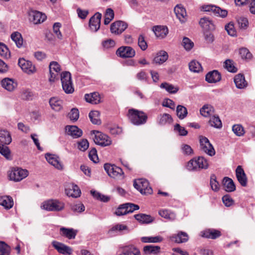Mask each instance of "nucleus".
<instances>
[{
  "mask_svg": "<svg viewBox=\"0 0 255 255\" xmlns=\"http://www.w3.org/2000/svg\"><path fill=\"white\" fill-rule=\"evenodd\" d=\"M220 231L214 229H208L201 232V236L206 238L215 239L221 236Z\"/></svg>",
  "mask_w": 255,
  "mask_h": 255,
  "instance_id": "28",
  "label": "nucleus"
},
{
  "mask_svg": "<svg viewBox=\"0 0 255 255\" xmlns=\"http://www.w3.org/2000/svg\"><path fill=\"white\" fill-rule=\"evenodd\" d=\"M100 112L98 111H91L89 114V117L91 122L95 125H100L101 121L100 118Z\"/></svg>",
  "mask_w": 255,
  "mask_h": 255,
  "instance_id": "42",
  "label": "nucleus"
},
{
  "mask_svg": "<svg viewBox=\"0 0 255 255\" xmlns=\"http://www.w3.org/2000/svg\"><path fill=\"white\" fill-rule=\"evenodd\" d=\"M200 114L205 117H211L214 115L215 110L214 107L210 105H205L200 109Z\"/></svg>",
  "mask_w": 255,
  "mask_h": 255,
  "instance_id": "34",
  "label": "nucleus"
},
{
  "mask_svg": "<svg viewBox=\"0 0 255 255\" xmlns=\"http://www.w3.org/2000/svg\"><path fill=\"white\" fill-rule=\"evenodd\" d=\"M29 19L34 24L43 22L46 19V16L39 11L31 10L29 12Z\"/></svg>",
  "mask_w": 255,
  "mask_h": 255,
  "instance_id": "15",
  "label": "nucleus"
},
{
  "mask_svg": "<svg viewBox=\"0 0 255 255\" xmlns=\"http://www.w3.org/2000/svg\"><path fill=\"white\" fill-rule=\"evenodd\" d=\"M114 17V10L110 8H107L105 14L104 24L107 25L113 19Z\"/></svg>",
  "mask_w": 255,
  "mask_h": 255,
  "instance_id": "50",
  "label": "nucleus"
},
{
  "mask_svg": "<svg viewBox=\"0 0 255 255\" xmlns=\"http://www.w3.org/2000/svg\"><path fill=\"white\" fill-rule=\"evenodd\" d=\"M101 18V13L97 12L90 18L89 21V27L92 31H97L100 28Z\"/></svg>",
  "mask_w": 255,
  "mask_h": 255,
  "instance_id": "16",
  "label": "nucleus"
},
{
  "mask_svg": "<svg viewBox=\"0 0 255 255\" xmlns=\"http://www.w3.org/2000/svg\"><path fill=\"white\" fill-rule=\"evenodd\" d=\"M123 206L126 207L128 214L132 213L134 211L137 210L139 209V207L137 205H135L132 203L124 204Z\"/></svg>",
  "mask_w": 255,
  "mask_h": 255,
  "instance_id": "64",
  "label": "nucleus"
},
{
  "mask_svg": "<svg viewBox=\"0 0 255 255\" xmlns=\"http://www.w3.org/2000/svg\"><path fill=\"white\" fill-rule=\"evenodd\" d=\"M85 99L87 102L92 104H99L101 101L100 95L96 92L86 94L85 95Z\"/></svg>",
  "mask_w": 255,
  "mask_h": 255,
  "instance_id": "32",
  "label": "nucleus"
},
{
  "mask_svg": "<svg viewBox=\"0 0 255 255\" xmlns=\"http://www.w3.org/2000/svg\"><path fill=\"white\" fill-rule=\"evenodd\" d=\"M0 153L7 160L12 159L9 148L4 144H0Z\"/></svg>",
  "mask_w": 255,
  "mask_h": 255,
  "instance_id": "53",
  "label": "nucleus"
},
{
  "mask_svg": "<svg viewBox=\"0 0 255 255\" xmlns=\"http://www.w3.org/2000/svg\"><path fill=\"white\" fill-rule=\"evenodd\" d=\"M160 250V247L151 245L146 246L143 248V252L145 254H156L159 252Z\"/></svg>",
  "mask_w": 255,
  "mask_h": 255,
  "instance_id": "46",
  "label": "nucleus"
},
{
  "mask_svg": "<svg viewBox=\"0 0 255 255\" xmlns=\"http://www.w3.org/2000/svg\"><path fill=\"white\" fill-rule=\"evenodd\" d=\"M138 45L140 49L144 51L147 48V44L143 35L140 34L138 38Z\"/></svg>",
  "mask_w": 255,
  "mask_h": 255,
  "instance_id": "63",
  "label": "nucleus"
},
{
  "mask_svg": "<svg viewBox=\"0 0 255 255\" xmlns=\"http://www.w3.org/2000/svg\"><path fill=\"white\" fill-rule=\"evenodd\" d=\"M181 44L184 48L188 51L191 50L194 45L193 42L187 37H183Z\"/></svg>",
  "mask_w": 255,
  "mask_h": 255,
  "instance_id": "49",
  "label": "nucleus"
},
{
  "mask_svg": "<svg viewBox=\"0 0 255 255\" xmlns=\"http://www.w3.org/2000/svg\"><path fill=\"white\" fill-rule=\"evenodd\" d=\"M203 9L205 11H212L217 16L225 17L227 15L228 12L225 9L213 5H207L203 6Z\"/></svg>",
  "mask_w": 255,
  "mask_h": 255,
  "instance_id": "13",
  "label": "nucleus"
},
{
  "mask_svg": "<svg viewBox=\"0 0 255 255\" xmlns=\"http://www.w3.org/2000/svg\"><path fill=\"white\" fill-rule=\"evenodd\" d=\"M224 67L230 72L235 73L237 71V68L235 66L233 61L230 59H227L224 62Z\"/></svg>",
  "mask_w": 255,
  "mask_h": 255,
  "instance_id": "48",
  "label": "nucleus"
},
{
  "mask_svg": "<svg viewBox=\"0 0 255 255\" xmlns=\"http://www.w3.org/2000/svg\"><path fill=\"white\" fill-rule=\"evenodd\" d=\"M128 116L132 124L137 126L145 124L147 119L144 113L135 109L129 110Z\"/></svg>",
  "mask_w": 255,
  "mask_h": 255,
  "instance_id": "1",
  "label": "nucleus"
},
{
  "mask_svg": "<svg viewBox=\"0 0 255 255\" xmlns=\"http://www.w3.org/2000/svg\"><path fill=\"white\" fill-rule=\"evenodd\" d=\"M65 132L67 134L70 135L73 138H77L82 136V131L76 126H67L65 127Z\"/></svg>",
  "mask_w": 255,
  "mask_h": 255,
  "instance_id": "19",
  "label": "nucleus"
},
{
  "mask_svg": "<svg viewBox=\"0 0 255 255\" xmlns=\"http://www.w3.org/2000/svg\"><path fill=\"white\" fill-rule=\"evenodd\" d=\"M174 12L181 22L183 23L186 21V11L183 6L179 5H176L174 8Z\"/></svg>",
  "mask_w": 255,
  "mask_h": 255,
  "instance_id": "26",
  "label": "nucleus"
},
{
  "mask_svg": "<svg viewBox=\"0 0 255 255\" xmlns=\"http://www.w3.org/2000/svg\"><path fill=\"white\" fill-rule=\"evenodd\" d=\"M159 215L165 219L173 220L175 218V215L167 209H162L158 211Z\"/></svg>",
  "mask_w": 255,
  "mask_h": 255,
  "instance_id": "44",
  "label": "nucleus"
},
{
  "mask_svg": "<svg viewBox=\"0 0 255 255\" xmlns=\"http://www.w3.org/2000/svg\"><path fill=\"white\" fill-rule=\"evenodd\" d=\"M134 218L141 223L148 224L152 222L153 220V218L151 216L144 214L135 215Z\"/></svg>",
  "mask_w": 255,
  "mask_h": 255,
  "instance_id": "38",
  "label": "nucleus"
},
{
  "mask_svg": "<svg viewBox=\"0 0 255 255\" xmlns=\"http://www.w3.org/2000/svg\"><path fill=\"white\" fill-rule=\"evenodd\" d=\"M172 120L170 115L165 113L158 117V123L159 125L163 126L172 123Z\"/></svg>",
  "mask_w": 255,
  "mask_h": 255,
  "instance_id": "43",
  "label": "nucleus"
},
{
  "mask_svg": "<svg viewBox=\"0 0 255 255\" xmlns=\"http://www.w3.org/2000/svg\"><path fill=\"white\" fill-rule=\"evenodd\" d=\"M0 144H8L11 142V138L10 134L7 130H0Z\"/></svg>",
  "mask_w": 255,
  "mask_h": 255,
  "instance_id": "35",
  "label": "nucleus"
},
{
  "mask_svg": "<svg viewBox=\"0 0 255 255\" xmlns=\"http://www.w3.org/2000/svg\"><path fill=\"white\" fill-rule=\"evenodd\" d=\"M10 247L3 242L0 241V255H9Z\"/></svg>",
  "mask_w": 255,
  "mask_h": 255,
  "instance_id": "56",
  "label": "nucleus"
},
{
  "mask_svg": "<svg viewBox=\"0 0 255 255\" xmlns=\"http://www.w3.org/2000/svg\"><path fill=\"white\" fill-rule=\"evenodd\" d=\"M18 64L22 71L28 75H33L37 71L35 65L33 64L31 61L24 58H19Z\"/></svg>",
  "mask_w": 255,
  "mask_h": 255,
  "instance_id": "6",
  "label": "nucleus"
},
{
  "mask_svg": "<svg viewBox=\"0 0 255 255\" xmlns=\"http://www.w3.org/2000/svg\"><path fill=\"white\" fill-rule=\"evenodd\" d=\"M35 97V94L29 89H23L20 93V97L24 100H32Z\"/></svg>",
  "mask_w": 255,
  "mask_h": 255,
  "instance_id": "37",
  "label": "nucleus"
},
{
  "mask_svg": "<svg viewBox=\"0 0 255 255\" xmlns=\"http://www.w3.org/2000/svg\"><path fill=\"white\" fill-rule=\"evenodd\" d=\"M153 31L156 37L159 39H163L165 38L168 33L167 27L160 25L154 26L153 27Z\"/></svg>",
  "mask_w": 255,
  "mask_h": 255,
  "instance_id": "23",
  "label": "nucleus"
},
{
  "mask_svg": "<svg viewBox=\"0 0 255 255\" xmlns=\"http://www.w3.org/2000/svg\"><path fill=\"white\" fill-rule=\"evenodd\" d=\"M94 133V141L96 144L101 146H107L112 144L111 138L107 134L98 131Z\"/></svg>",
  "mask_w": 255,
  "mask_h": 255,
  "instance_id": "7",
  "label": "nucleus"
},
{
  "mask_svg": "<svg viewBox=\"0 0 255 255\" xmlns=\"http://www.w3.org/2000/svg\"><path fill=\"white\" fill-rule=\"evenodd\" d=\"M187 109L182 105H178L176 108V114L179 119L182 120L184 119L187 115Z\"/></svg>",
  "mask_w": 255,
  "mask_h": 255,
  "instance_id": "47",
  "label": "nucleus"
},
{
  "mask_svg": "<svg viewBox=\"0 0 255 255\" xmlns=\"http://www.w3.org/2000/svg\"><path fill=\"white\" fill-rule=\"evenodd\" d=\"M29 174L28 171L26 169L17 168V182L25 178Z\"/></svg>",
  "mask_w": 255,
  "mask_h": 255,
  "instance_id": "52",
  "label": "nucleus"
},
{
  "mask_svg": "<svg viewBox=\"0 0 255 255\" xmlns=\"http://www.w3.org/2000/svg\"><path fill=\"white\" fill-rule=\"evenodd\" d=\"M60 79L62 89L65 93L67 94L73 93L74 91V88L70 73L67 71L62 72Z\"/></svg>",
  "mask_w": 255,
  "mask_h": 255,
  "instance_id": "3",
  "label": "nucleus"
},
{
  "mask_svg": "<svg viewBox=\"0 0 255 255\" xmlns=\"http://www.w3.org/2000/svg\"><path fill=\"white\" fill-rule=\"evenodd\" d=\"M168 57V54L164 51L159 52L156 57L154 58V63L161 64L165 62Z\"/></svg>",
  "mask_w": 255,
  "mask_h": 255,
  "instance_id": "40",
  "label": "nucleus"
},
{
  "mask_svg": "<svg viewBox=\"0 0 255 255\" xmlns=\"http://www.w3.org/2000/svg\"><path fill=\"white\" fill-rule=\"evenodd\" d=\"M0 205L6 209H10L13 205L12 198L8 196L0 197Z\"/></svg>",
  "mask_w": 255,
  "mask_h": 255,
  "instance_id": "30",
  "label": "nucleus"
},
{
  "mask_svg": "<svg viewBox=\"0 0 255 255\" xmlns=\"http://www.w3.org/2000/svg\"><path fill=\"white\" fill-rule=\"evenodd\" d=\"M78 148L81 151H84L87 149L89 146L88 141L86 139H82L78 143Z\"/></svg>",
  "mask_w": 255,
  "mask_h": 255,
  "instance_id": "61",
  "label": "nucleus"
},
{
  "mask_svg": "<svg viewBox=\"0 0 255 255\" xmlns=\"http://www.w3.org/2000/svg\"><path fill=\"white\" fill-rule=\"evenodd\" d=\"M239 54L242 59L246 60L250 59L252 56L249 50L246 48L240 49Z\"/></svg>",
  "mask_w": 255,
  "mask_h": 255,
  "instance_id": "58",
  "label": "nucleus"
},
{
  "mask_svg": "<svg viewBox=\"0 0 255 255\" xmlns=\"http://www.w3.org/2000/svg\"><path fill=\"white\" fill-rule=\"evenodd\" d=\"M141 241L144 243H157L163 241V238L160 236L143 237Z\"/></svg>",
  "mask_w": 255,
  "mask_h": 255,
  "instance_id": "36",
  "label": "nucleus"
},
{
  "mask_svg": "<svg viewBox=\"0 0 255 255\" xmlns=\"http://www.w3.org/2000/svg\"><path fill=\"white\" fill-rule=\"evenodd\" d=\"M41 208L48 211L59 212L64 209L65 204L57 199H50L43 202Z\"/></svg>",
  "mask_w": 255,
  "mask_h": 255,
  "instance_id": "2",
  "label": "nucleus"
},
{
  "mask_svg": "<svg viewBox=\"0 0 255 255\" xmlns=\"http://www.w3.org/2000/svg\"><path fill=\"white\" fill-rule=\"evenodd\" d=\"M128 27L127 23L122 21H117L113 23L111 25V31L116 34L122 33Z\"/></svg>",
  "mask_w": 255,
  "mask_h": 255,
  "instance_id": "18",
  "label": "nucleus"
},
{
  "mask_svg": "<svg viewBox=\"0 0 255 255\" xmlns=\"http://www.w3.org/2000/svg\"><path fill=\"white\" fill-rule=\"evenodd\" d=\"M170 240L176 243H186L188 241V234L184 232L180 231L177 234H173L170 237Z\"/></svg>",
  "mask_w": 255,
  "mask_h": 255,
  "instance_id": "20",
  "label": "nucleus"
},
{
  "mask_svg": "<svg viewBox=\"0 0 255 255\" xmlns=\"http://www.w3.org/2000/svg\"><path fill=\"white\" fill-rule=\"evenodd\" d=\"M160 87L161 89H165L167 92L171 94H175L179 90V88L177 86H175L167 82L161 83Z\"/></svg>",
  "mask_w": 255,
  "mask_h": 255,
  "instance_id": "39",
  "label": "nucleus"
},
{
  "mask_svg": "<svg viewBox=\"0 0 255 255\" xmlns=\"http://www.w3.org/2000/svg\"><path fill=\"white\" fill-rule=\"evenodd\" d=\"M60 234L69 239L75 238L77 231L72 228H66L62 227L60 229Z\"/></svg>",
  "mask_w": 255,
  "mask_h": 255,
  "instance_id": "27",
  "label": "nucleus"
},
{
  "mask_svg": "<svg viewBox=\"0 0 255 255\" xmlns=\"http://www.w3.org/2000/svg\"><path fill=\"white\" fill-rule=\"evenodd\" d=\"M174 130L180 136H185L188 133L187 130H186L184 127L180 126L178 124H177L174 126Z\"/></svg>",
  "mask_w": 255,
  "mask_h": 255,
  "instance_id": "62",
  "label": "nucleus"
},
{
  "mask_svg": "<svg viewBox=\"0 0 255 255\" xmlns=\"http://www.w3.org/2000/svg\"><path fill=\"white\" fill-rule=\"evenodd\" d=\"M210 185L211 189L214 191H218L219 190V184L216 180V177L212 175L210 178Z\"/></svg>",
  "mask_w": 255,
  "mask_h": 255,
  "instance_id": "60",
  "label": "nucleus"
},
{
  "mask_svg": "<svg viewBox=\"0 0 255 255\" xmlns=\"http://www.w3.org/2000/svg\"><path fill=\"white\" fill-rule=\"evenodd\" d=\"M49 103L51 109L56 112H60L63 109V102L58 97L51 98Z\"/></svg>",
  "mask_w": 255,
  "mask_h": 255,
  "instance_id": "22",
  "label": "nucleus"
},
{
  "mask_svg": "<svg viewBox=\"0 0 255 255\" xmlns=\"http://www.w3.org/2000/svg\"><path fill=\"white\" fill-rule=\"evenodd\" d=\"M189 68L191 71L195 73L199 72L202 70L200 63L196 60H192L189 63Z\"/></svg>",
  "mask_w": 255,
  "mask_h": 255,
  "instance_id": "45",
  "label": "nucleus"
},
{
  "mask_svg": "<svg viewBox=\"0 0 255 255\" xmlns=\"http://www.w3.org/2000/svg\"><path fill=\"white\" fill-rule=\"evenodd\" d=\"M223 184L225 190L227 192H231L236 190V186L234 181L229 177H225L224 178Z\"/></svg>",
  "mask_w": 255,
  "mask_h": 255,
  "instance_id": "31",
  "label": "nucleus"
},
{
  "mask_svg": "<svg viewBox=\"0 0 255 255\" xmlns=\"http://www.w3.org/2000/svg\"><path fill=\"white\" fill-rule=\"evenodd\" d=\"M209 124L211 127L216 128H221L222 127L221 121L218 116L213 115L211 117Z\"/></svg>",
  "mask_w": 255,
  "mask_h": 255,
  "instance_id": "41",
  "label": "nucleus"
},
{
  "mask_svg": "<svg viewBox=\"0 0 255 255\" xmlns=\"http://www.w3.org/2000/svg\"><path fill=\"white\" fill-rule=\"evenodd\" d=\"M234 82L237 88L238 89H244L248 85V83L245 80L244 76L241 74L235 76Z\"/></svg>",
  "mask_w": 255,
  "mask_h": 255,
  "instance_id": "29",
  "label": "nucleus"
},
{
  "mask_svg": "<svg viewBox=\"0 0 255 255\" xmlns=\"http://www.w3.org/2000/svg\"><path fill=\"white\" fill-rule=\"evenodd\" d=\"M232 130L237 136H241L244 134V128L241 125H235L232 127Z\"/></svg>",
  "mask_w": 255,
  "mask_h": 255,
  "instance_id": "57",
  "label": "nucleus"
},
{
  "mask_svg": "<svg viewBox=\"0 0 255 255\" xmlns=\"http://www.w3.org/2000/svg\"><path fill=\"white\" fill-rule=\"evenodd\" d=\"M199 140L200 148L203 152L211 156L215 154V149L207 137L204 136H200Z\"/></svg>",
  "mask_w": 255,
  "mask_h": 255,
  "instance_id": "8",
  "label": "nucleus"
},
{
  "mask_svg": "<svg viewBox=\"0 0 255 255\" xmlns=\"http://www.w3.org/2000/svg\"><path fill=\"white\" fill-rule=\"evenodd\" d=\"M133 185L134 188L142 194L147 195L152 193V189L149 186V182L145 179L135 180Z\"/></svg>",
  "mask_w": 255,
  "mask_h": 255,
  "instance_id": "5",
  "label": "nucleus"
},
{
  "mask_svg": "<svg viewBox=\"0 0 255 255\" xmlns=\"http://www.w3.org/2000/svg\"><path fill=\"white\" fill-rule=\"evenodd\" d=\"M49 81L53 83L58 79V75L61 71V67L57 62L52 61L49 65Z\"/></svg>",
  "mask_w": 255,
  "mask_h": 255,
  "instance_id": "9",
  "label": "nucleus"
},
{
  "mask_svg": "<svg viewBox=\"0 0 255 255\" xmlns=\"http://www.w3.org/2000/svg\"><path fill=\"white\" fill-rule=\"evenodd\" d=\"M14 81L12 79L5 78L1 81V86L8 91H12L15 88Z\"/></svg>",
  "mask_w": 255,
  "mask_h": 255,
  "instance_id": "33",
  "label": "nucleus"
},
{
  "mask_svg": "<svg viewBox=\"0 0 255 255\" xmlns=\"http://www.w3.org/2000/svg\"><path fill=\"white\" fill-rule=\"evenodd\" d=\"M45 157L47 161L56 169L59 170H62L64 169V165L60 161L58 156L55 154L47 153L45 154Z\"/></svg>",
  "mask_w": 255,
  "mask_h": 255,
  "instance_id": "10",
  "label": "nucleus"
},
{
  "mask_svg": "<svg viewBox=\"0 0 255 255\" xmlns=\"http://www.w3.org/2000/svg\"><path fill=\"white\" fill-rule=\"evenodd\" d=\"M65 190L66 194L69 197L78 198L81 194V190L78 186L73 183H67Z\"/></svg>",
  "mask_w": 255,
  "mask_h": 255,
  "instance_id": "11",
  "label": "nucleus"
},
{
  "mask_svg": "<svg viewBox=\"0 0 255 255\" xmlns=\"http://www.w3.org/2000/svg\"><path fill=\"white\" fill-rule=\"evenodd\" d=\"M197 159L199 169L208 168L209 164L207 159L203 156H199Z\"/></svg>",
  "mask_w": 255,
  "mask_h": 255,
  "instance_id": "55",
  "label": "nucleus"
},
{
  "mask_svg": "<svg viewBox=\"0 0 255 255\" xmlns=\"http://www.w3.org/2000/svg\"><path fill=\"white\" fill-rule=\"evenodd\" d=\"M104 169L108 175L111 178L117 180H123L125 178L124 173L122 169L115 165L106 163Z\"/></svg>",
  "mask_w": 255,
  "mask_h": 255,
  "instance_id": "4",
  "label": "nucleus"
},
{
  "mask_svg": "<svg viewBox=\"0 0 255 255\" xmlns=\"http://www.w3.org/2000/svg\"><path fill=\"white\" fill-rule=\"evenodd\" d=\"M68 117L70 120L74 122L77 121L79 117V112L77 109L73 108L68 114Z\"/></svg>",
  "mask_w": 255,
  "mask_h": 255,
  "instance_id": "59",
  "label": "nucleus"
},
{
  "mask_svg": "<svg viewBox=\"0 0 255 255\" xmlns=\"http://www.w3.org/2000/svg\"><path fill=\"white\" fill-rule=\"evenodd\" d=\"M52 245L57 252L62 255H70L72 253V249L65 244L59 242L53 241Z\"/></svg>",
  "mask_w": 255,
  "mask_h": 255,
  "instance_id": "12",
  "label": "nucleus"
},
{
  "mask_svg": "<svg viewBox=\"0 0 255 255\" xmlns=\"http://www.w3.org/2000/svg\"><path fill=\"white\" fill-rule=\"evenodd\" d=\"M199 24L203 29L206 31H211L215 29V25L212 21L207 17H203L200 19Z\"/></svg>",
  "mask_w": 255,
  "mask_h": 255,
  "instance_id": "25",
  "label": "nucleus"
},
{
  "mask_svg": "<svg viewBox=\"0 0 255 255\" xmlns=\"http://www.w3.org/2000/svg\"><path fill=\"white\" fill-rule=\"evenodd\" d=\"M135 54L134 50L129 46H122L117 51V54L122 58H131Z\"/></svg>",
  "mask_w": 255,
  "mask_h": 255,
  "instance_id": "14",
  "label": "nucleus"
},
{
  "mask_svg": "<svg viewBox=\"0 0 255 255\" xmlns=\"http://www.w3.org/2000/svg\"><path fill=\"white\" fill-rule=\"evenodd\" d=\"M186 168L189 171L199 170L197 158H194L189 160L186 165Z\"/></svg>",
  "mask_w": 255,
  "mask_h": 255,
  "instance_id": "54",
  "label": "nucleus"
},
{
  "mask_svg": "<svg viewBox=\"0 0 255 255\" xmlns=\"http://www.w3.org/2000/svg\"><path fill=\"white\" fill-rule=\"evenodd\" d=\"M119 255H141L139 250L132 245L121 247L119 250Z\"/></svg>",
  "mask_w": 255,
  "mask_h": 255,
  "instance_id": "17",
  "label": "nucleus"
},
{
  "mask_svg": "<svg viewBox=\"0 0 255 255\" xmlns=\"http://www.w3.org/2000/svg\"><path fill=\"white\" fill-rule=\"evenodd\" d=\"M0 56L4 58L10 57V53L7 47L3 43L0 42Z\"/></svg>",
  "mask_w": 255,
  "mask_h": 255,
  "instance_id": "51",
  "label": "nucleus"
},
{
  "mask_svg": "<svg viewBox=\"0 0 255 255\" xmlns=\"http://www.w3.org/2000/svg\"><path fill=\"white\" fill-rule=\"evenodd\" d=\"M221 79L220 73L217 70L210 71L206 75V80L209 83H215Z\"/></svg>",
  "mask_w": 255,
  "mask_h": 255,
  "instance_id": "24",
  "label": "nucleus"
},
{
  "mask_svg": "<svg viewBox=\"0 0 255 255\" xmlns=\"http://www.w3.org/2000/svg\"><path fill=\"white\" fill-rule=\"evenodd\" d=\"M236 175L240 184L245 187L247 185V177L241 166H238L236 170Z\"/></svg>",
  "mask_w": 255,
  "mask_h": 255,
  "instance_id": "21",
  "label": "nucleus"
}]
</instances>
